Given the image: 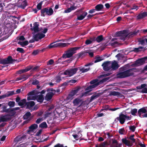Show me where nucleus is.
I'll return each instance as SVG.
<instances>
[{
  "label": "nucleus",
  "instance_id": "nucleus-1",
  "mask_svg": "<svg viewBox=\"0 0 147 147\" xmlns=\"http://www.w3.org/2000/svg\"><path fill=\"white\" fill-rule=\"evenodd\" d=\"M136 68L130 69L117 73L116 75L118 78H122L132 76L134 75V72L136 71Z\"/></svg>",
  "mask_w": 147,
  "mask_h": 147
},
{
  "label": "nucleus",
  "instance_id": "nucleus-2",
  "mask_svg": "<svg viewBox=\"0 0 147 147\" xmlns=\"http://www.w3.org/2000/svg\"><path fill=\"white\" fill-rule=\"evenodd\" d=\"M80 48V47H72L69 48L65 52V53L62 56V57L66 58L71 57L76 52V51Z\"/></svg>",
  "mask_w": 147,
  "mask_h": 147
},
{
  "label": "nucleus",
  "instance_id": "nucleus-3",
  "mask_svg": "<svg viewBox=\"0 0 147 147\" xmlns=\"http://www.w3.org/2000/svg\"><path fill=\"white\" fill-rule=\"evenodd\" d=\"M135 135L134 134L131 135L128 138L131 141L127 140L125 138H123L122 141L123 143L129 147H131L133 145V143L136 142V140L134 138Z\"/></svg>",
  "mask_w": 147,
  "mask_h": 147
},
{
  "label": "nucleus",
  "instance_id": "nucleus-4",
  "mask_svg": "<svg viewBox=\"0 0 147 147\" xmlns=\"http://www.w3.org/2000/svg\"><path fill=\"white\" fill-rule=\"evenodd\" d=\"M90 83L92 85L89 86L86 88V90L88 91L84 93L85 94H87L88 92H90L91 90V89L96 87L100 84V83L98 82V80L97 79L91 81L90 82Z\"/></svg>",
  "mask_w": 147,
  "mask_h": 147
},
{
  "label": "nucleus",
  "instance_id": "nucleus-5",
  "mask_svg": "<svg viewBox=\"0 0 147 147\" xmlns=\"http://www.w3.org/2000/svg\"><path fill=\"white\" fill-rule=\"evenodd\" d=\"M53 11L52 9L50 8L46 7L42 9L41 10L40 15L42 16L45 17V15L51 16L53 14Z\"/></svg>",
  "mask_w": 147,
  "mask_h": 147
},
{
  "label": "nucleus",
  "instance_id": "nucleus-6",
  "mask_svg": "<svg viewBox=\"0 0 147 147\" xmlns=\"http://www.w3.org/2000/svg\"><path fill=\"white\" fill-rule=\"evenodd\" d=\"M78 70V67L67 69L64 72V74L70 77L71 76L75 74Z\"/></svg>",
  "mask_w": 147,
  "mask_h": 147
},
{
  "label": "nucleus",
  "instance_id": "nucleus-7",
  "mask_svg": "<svg viewBox=\"0 0 147 147\" xmlns=\"http://www.w3.org/2000/svg\"><path fill=\"white\" fill-rule=\"evenodd\" d=\"M125 30L117 32H116L115 35L119 37L120 39L124 40L126 39L127 37V34H125Z\"/></svg>",
  "mask_w": 147,
  "mask_h": 147
},
{
  "label": "nucleus",
  "instance_id": "nucleus-8",
  "mask_svg": "<svg viewBox=\"0 0 147 147\" xmlns=\"http://www.w3.org/2000/svg\"><path fill=\"white\" fill-rule=\"evenodd\" d=\"M53 43L50 44L48 46V48L51 49L54 47H64L68 46L69 44L65 43H57L56 44H53Z\"/></svg>",
  "mask_w": 147,
  "mask_h": 147
},
{
  "label": "nucleus",
  "instance_id": "nucleus-9",
  "mask_svg": "<svg viewBox=\"0 0 147 147\" xmlns=\"http://www.w3.org/2000/svg\"><path fill=\"white\" fill-rule=\"evenodd\" d=\"M147 60V56L138 59L135 61L134 65L136 66H139L144 64L145 61Z\"/></svg>",
  "mask_w": 147,
  "mask_h": 147
},
{
  "label": "nucleus",
  "instance_id": "nucleus-10",
  "mask_svg": "<svg viewBox=\"0 0 147 147\" xmlns=\"http://www.w3.org/2000/svg\"><path fill=\"white\" fill-rule=\"evenodd\" d=\"M119 120L121 124H123L125 121V115L121 114L119 115V117H117L115 119V121L116 122H117Z\"/></svg>",
  "mask_w": 147,
  "mask_h": 147
},
{
  "label": "nucleus",
  "instance_id": "nucleus-11",
  "mask_svg": "<svg viewBox=\"0 0 147 147\" xmlns=\"http://www.w3.org/2000/svg\"><path fill=\"white\" fill-rule=\"evenodd\" d=\"M111 63L110 61H106L103 63L102 65L103 67V70L105 71L110 70L111 69V66H109V65Z\"/></svg>",
  "mask_w": 147,
  "mask_h": 147
},
{
  "label": "nucleus",
  "instance_id": "nucleus-12",
  "mask_svg": "<svg viewBox=\"0 0 147 147\" xmlns=\"http://www.w3.org/2000/svg\"><path fill=\"white\" fill-rule=\"evenodd\" d=\"M145 87H147V84H142L140 86L136 87V88L139 90L142 89L141 91V92L143 93H147V88H146Z\"/></svg>",
  "mask_w": 147,
  "mask_h": 147
},
{
  "label": "nucleus",
  "instance_id": "nucleus-13",
  "mask_svg": "<svg viewBox=\"0 0 147 147\" xmlns=\"http://www.w3.org/2000/svg\"><path fill=\"white\" fill-rule=\"evenodd\" d=\"M73 104L74 106L81 107L82 104V100L80 98H77L73 100Z\"/></svg>",
  "mask_w": 147,
  "mask_h": 147
},
{
  "label": "nucleus",
  "instance_id": "nucleus-14",
  "mask_svg": "<svg viewBox=\"0 0 147 147\" xmlns=\"http://www.w3.org/2000/svg\"><path fill=\"white\" fill-rule=\"evenodd\" d=\"M32 68V66H27L26 68L24 69H20L17 71L16 72V74H20L29 71Z\"/></svg>",
  "mask_w": 147,
  "mask_h": 147
},
{
  "label": "nucleus",
  "instance_id": "nucleus-15",
  "mask_svg": "<svg viewBox=\"0 0 147 147\" xmlns=\"http://www.w3.org/2000/svg\"><path fill=\"white\" fill-rule=\"evenodd\" d=\"M45 35L42 33H38L34 36V39L36 41H38L45 36Z\"/></svg>",
  "mask_w": 147,
  "mask_h": 147
},
{
  "label": "nucleus",
  "instance_id": "nucleus-16",
  "mask_svg": "<svg viewBox=\"0 0 147 147\" xmlns=\"http://www.w3.org/2000/svg\"><path fill=\"white\" fill-rule=\"evenodd\" d=\"M147 112V109L144 107L139 109L138 111V114L140 118H142V114H144Z\"/></svg>",
  "mask_w": 147,
  "mask_h": 147
},
{
  "label": "nucleus",
  "instance_id": "nucleus-17",
  "mask_svg": "<svg viewBox=\"0 0 147 147\" xmlns=\"http://www.w3.org/2000/svg\"><path fill=\"white\" fill-rule=\"evenodd\" d=\"M80 89V88H78L74 90H72L68 96L69 99L72 98V97L78 92Z\"/></svg>",
  "mask_w": 147,
  "mask_h": 147
},
{
  "label": "nucleus",
  "instance_id": "nucleus-18",
  "mask_svg": "<svg viewBox=\"0 0 147 147\" xmlns=\"http://www.w3.org/2000/svg\"><path fill=\"white\" fill-rule=\"evenodd\" d=\"M119 66L118 63L115 60L113 61L112 62L111 65V69H112L113 70H115L118 68Z\"/></svg>",
  "mask_w": 147,
  "mask_h": 147
},
{
  "label": "nucleus",
  "instance_id": "nucleus-19",
  "mask_svg": "<svg viewBox=\"0 0 147 147\" xmlns=\"http://www.w3.org/2000/svg\"><path fill=\"white\" fill-rule=\"evenodd\" d=\"M36 100L38 102L40 103H42L44 100V97L42 94L36 95Z\"/></svg>",
  "mask_w": 147,
  "mask_h": 147
},
{
  "label": "nucleus",
  "instance_id": "nucleus-20",
  "mask_svg": "<svg viewBox=\"0 0 147 147\" xmlns=\"http://www.w3.org/2000/svg\"><path fill=\"white\" fill-rule=\"evenodd\" d=\"M34 26L33 28H31L32 30H33L35 32H38L39 31L38 27L39 25L38 22H35L33 24Z\"/></svg>",
  "mask_w": 147,
  "mask_h": 147
},
{
  "label": "nucleus",
  "instance_id": "nucleus-21",
  "mask_svg": "<svg viewBox=\"0 0 147 147\" xmlns=\"http://www.w3.org/2000/svg\"><path fill=\"white\" fill-rule=\"evenodd\" d=\"M109 95L111 96H117L120 97H124V96L120 92L115 91L111 92L110 93Z\"/></svg>",
  "mask_w": 147,
  "mask_h": 147
},
{
  "label": "nucleus",
  "instance_id": "nucleus-22",
  "mask_svg": "<svg viewBox=\"0 0 147 147\" xmlns=\"http://www.w3.org/2000/svg\"><path fill=\"white\" fill-rule=\"evenodd\" d=\"M35 104V102L34 101H30L26 102V108L27 109H30L31 108L33 107Z\"/></svg>",
  "mask_w": 147,
  "mask_h": 147
},
{
  "label": "nucleus",
  "instance_id": "nucleus-23",
  "mask_svg": "<svg viewBox=\"0 0 147 147\" xmlns=\"http://www.w3.org/2000/svg\"><path fill=\"white\" fill-rule=\"evenodd\" d=\"M54 95V93L52 92H50L47 93L46 95L45 99L47 101L51 100Z\"/></svg>",
  "mask_w": 147,
  "mask_h": 147
},
{
  "label": "nucleus",
  "instance_id": "nucleus-24",
  "mask_svg": "<svg viewBox=\"0 0 147 147\" xmlns=\"http://www.w3.org/2000/svg\"><path fill=\"white\" fill-rule=\"evenodd\" d=\"M8 57L6 59H0V64L3 65H5L9 64Z\"/></svg>",
  "mask_w": 147,
  "mask_h": 147
},
{
  "label": "nucleus",
  "instance_id": "nucleus-25",
  "mask_svg": "<svg viewBox=\"0 0 147 147\" xmlns=\"http://www.w3.org/2000/svg\"><path fill=\"white\" fill-rule=\"evenodd\" d=\"M1 120L2 122H7L9 121H10L11 119V118L10 117H6L5 115H3L0 117Z\"/></svg>",
  "mask_w": 147,
  "mask_h": 147
},
{
  "label": "nucleus",
  "instance_id": "nucleus-26",
  "mask_svg": "<svg viewBox=\"0 0 147 147\" xmlns=\"http://www.w3.org/2000/svg\"><path fill=\"white\" fill-rule=\"evenodd\" d=\"M28 5L27 1L26 0H25L22 1L21 4L18 7L24 9Z\"/></svg>",
  "mask_w": 147,
  "mask_h": 147
},
{
  "label": "nucleus",
  "instance_id": "nucleus-27",
  "mask_svg": "<svg viewBox=\"0 0 147 147\" xmlns=\"http://www.w3.org/2000/svg\"><path fill=\"white\" fill-rule=\"evenodd\" d=\"M104 40L103 35H102L98 36L96 38H95V41L98 43Z\"/></svg>",
  "mask_w": 147,
  "mask_h": 147
},
{
  "label": "nucleus",
  "instance_id": "nucleus-28",
  "mask_svg": "<svg viewBox=\"0 0 147 147\" xmlns=\"http://www.w3.org/2000/svg\"><path fill=\"white\" fill-rule=\"evenodd\" d=\"M146 17V16L144 12L142 13H140L137 16V20H140L143 19Z\"/></svg>",
  "mask_w": 147,
  "mask_h": 147
},
{
  "label": "nucleus",
  "instance_id": "nucleus-29",
  "mask_svg": "<svg viewBox=\"0 0 147 147\" xmlns=\"http://www.w3.org/2000/svg\"><path fill=\"white\" fill-rule=\"evenodd\" d=\"M96 10L100 11L103 8V6L102 4H99L96 5L95 7Z\"/></svg>",
  "mask_w": 147,
  "mask_h": 147
},
{
  "label": "nucleus",
  "instance_id": "nucleus-30",
  "mask_svg": "<svg viewBox=\"0 0 147 147\" xmlns=\"http://www.w3.org/2000/svg\"><path fill=\"white\" fill-rule=\"evenodd\" d=\"M100 95L99 93H97L94 94L91 97L90 100V102H91L94 99H95L98 98Z\"/></svg>",
  "mask_w": 147,
  "mask_h": 147
},
{
  "label": "nucleus",
  "instance_id": "nucleus-31",
  "mask_svg": "<svg viewBox=\"0 0 147 147\" xmlns=\"http://www.w3.org/2000/svg\"><path fill=\"white\" fill-rule=\"evenodd\" d=\"M144 48L142 47H139L138 48H134L133 50H132L131 51H134L136 53L140 52Z\"/></svg>",
  "mask_w": 147,
  "mask_h": 147
},
{
  "label": "nucleus",
  "instance_id": "nucleus-32",
  "mask_svg": "<svg viewBox=\"0 0 147 147\" xmlns=\"http://www.w3.org/2000/svg\"><path fill=\"white\" fill-rule=\"evenodd\" d=\"M78 69H79L80 71H81L82 73H85L86 72L90 70V68L89 67L88 68L85 69L84 67H78Z\"/></svg>",
  "mask_w": 147,
  "mask_h": 147
},
{
  "label": "nucleus",
  "instance_id": "nucleus-33",
  "mask_svg": "<svg viewBox=\"0 0 147 147\" xmlns=\"http://www.w3.org/2000/svg\"><path fill=\"white\" fill-rule=\"evenodd\" d=\"M76 7L73 6H71L70 7L68 8L67 9L65 10L64 11V12L65 13H68L70 12L71 11L75 10L76 9Z\"/></svg>",
  "mask_w": 147,
  "mask_h": 147
},
{
  "label": "nucleus",
  "instance_id": "nucleus-34",
  "mask_svg": "<svg viewBox=\"0 0 147 147\" xmlns=\"http://www.w3.org/2000/svg\"><path fill=\"white\" fill-rule=\"evenodd\" d=\"M38 127V125L36 124L32 125L29 127V129L31 131H32L34 129H36Z\"/></svg>",
  "mask_w": 147,
  "mask_h": 147
},
{
  "label": "nucleus",
  "instance_id": "nucleus-35",
  "mask_svg": "<svg viewBox=\"0 0 147 147\" xmlns=\"http://www.w3.org/2000/svg\"><path fill=\"white\" fill-rule=\"evenodd\" d=\"M94 59H95V60L94 61V63H96L97 62H100L103 59H102L101 57H100L98 55L96 56L95 57Z\"/></svg>",
  "mask_w": 147,
  "mask_h": 147
},
{
  "label": "nucleus",
  "instance_id": "nucleus-36",
  "mask_svg": "<svg viewBox=\"0 0 147 147\" xmlns=\"http://www.w3.org/2000/svg\"><path fill=\"white\" fill-rule=\"evenodd\" d=\"M95 41V37L91 38L90 39H87L85 41V44L88 45L92 43V42Z\"/></svg>",
  "mask_w": 147,
  "mask_h": 147
},
{
  "label": "nucleus",
  "instance_id": "nucleus-37",
  "mask_svg": "<svg viewBox=\"0 0 147 147\" xmlns=\"http://www.w3.org/2000/svg\"><path fill=\"white\" fill-rule=\"evenodd\" d=\"M15 94L14 91H8L7 92V93L6 94H5L4 95L5 98L6 97H8L10 96H12Z\"/></svg>",
  "mask_w": 147,
  "mask_h": 147
},
{
  "label": "nucleus",
  "instance_id": "nucleus-38",
  "mask_svg": "<svg viewBox=\"0 0 147 147\" xmlns=\"http://www.w3.org/2000/svg\"><path fill=\"white\" fill-rule=\"evenodd\" d=\"M84 15H80L79 16H77V19L78 20H83L85 17V16L87 15V13H83Z\"/></svg>",
  "mask_w": 147,
  "mask_h": 147
},
{
  "label": "nucleus",
  "instance_id": "nucleus-39",
  "mask_svg": "<svg viewBox=\"0 0 147 147\" xmlns=\"http://www.w3.org/2000/svg\"><path fill=\"white\" fill-rule=\"evenodd\" d=\"M18 43L22 47H24L28 44V42L27 40H26L23 42L19 41Z\"/></svg>",
  "mask_w": 147,
  "mask_h": 147
},
{
  "label": "nucleus",
  "instance_id": "nucleus-40",
  "mask_svg": "<svg viewBox=\"0 0 147 147\" xmlns=\"http://www.w3.org/2000/svg\"><path fill=\"white\" fill-rule=\"evenodd\" d=\"M31 115V114L29 112H27L23 116L24 119H27L29 118Z\"/></svg>",
  "mask_w": 147,
  "mask_h": 147
},
{
  "label": "nucleus",
  "instance_id": "nucleus-41",
  "mask_svg": "<svg viewBox=\"0 0 147 147\" xmlns=\"http://www.w3.org/2000/svg\"><path fill=\"white\" fill-rule=\"evenodd\" d=\"M137 32L136 31H134L132 32L129 33L128 35H127V37L129 38L132 37L137 35Z\"/></svg>",
  "mask_w": 147,
  "mask_h": 147
},
{
  "label": "nucleus",
  "instance_id": "nucleus-42",
  "mask_svg": "<svg viewBox=\"0 0 147 147\" xmlns=\"http://www.w3.org/2000/svg\"><path fill=\"white\" fill-rule=\"evenodd\" d=\"M26 100L25 98L23 99L22 100H20V101L18 103V105L20 106H22L24 105L26 103Z\"/></svg>",
  "mask_w": 147,
  "mask_h": 147
},
{
  "label": "nucleus",
  "instance_id": "nucleus-43",
  "mask_svg": "<svg viewBox=\"0 0 147 147\" xmlns=\"http://www.w3.org/2000/svg\"><path fill=\"white\" fill-rule=\"evenodd\" d=\"M8 59L9 60V63H11L13 62H14L15 61H17L18 62L20 61H17V59H13L12 58V57L11 56H8Z\"/></svg>",
  "mask_w": 147,
  "mask_h": 147
},
{
  "label": "nucleus",
  "instance_id": "nucleus-44",
  "mask_svg": "<svg viewBox=\"0 0 147 147\" xmlns=\"http://www.w3.org/2000/svg\"><path fill=\"white\" fill-rule=\"evenodd\" d=\"M39 127L42 128H47V125L45 122H42L39 125Z\"/></svg>",
  "mask_w": 147,
  "mask_h": 147
},
{
  "label": "nucleus",
  "instance_id": "nucleus-45",
  "mask_svg": "<svg viewBox=\"0 0 147 147\" xmlns=\"http://www.w3.org/2000/svg\"><path fill=\"white\" fill-rule=\"evenodd\" d=\"M36 91L35 90H33L29 92L28 94L27 95L29 96H32L35 95V94H38L37 93H36Z\"/></svg>",
  "mask_w": 147,
  "mask_h": 147
},
{
  "label": "nucleus",
  "instance_id": "nucleus-46",
  "mask_svg": "<svg viewBox=\"0 0 147 147\" xmlns=\"http://www.w3.org/2000/svg\"><path fill=\"white\" fill-rule=\"evenodd\" d=\"M16 112H12L11 113H9L5 115L7 117H9L13 116L16 114Z\"/></svg>",
  "mask_w": 147,
  "mask_h": 147
},
{
  "label": "nucleus",
  "instance_id": "nucleus-47",
  "mask_svg": "<svg viewBox=\"0 0 147 147\" xmlns=\"http://www.w3.org/2000/svg\"><path fill=\"white\" fill-rule=\"evenodd\" d=\"M20 76L22 79H24V80L27 79L29 77L28 75L24 74L20 75Z\"/></svg>",
  "mask_w": 147,
  "mask_h": 147
},
{
  "label": "nucleus",
  "instance_id": "nucleus-48",
  "mask_svg": "<svg viewBox=\"0 0 147 147\" xmlns=\"http://www.w3.org/2000/svg\"><path fill=\"white\" fill-rule=\"evenodd\" d=\"M36 95L34 96H29L27 97V100H35L36 99Z\"/></svg>",
  "mask_w": 147,
  "mask_h": 147
},
{
  "label": "nucleus",
  "instance_id": "nucleus-49",
  "mask_svg": "<svg viewBox=\"0 0 147 147\" xmlns=\"http://www.w3.org/2000/svg\"><path fill=\"white\" fill-rule=\"evenodd\" d=\"M119 132L121 135H124L125 134V131L124 128L120 129L119 130Z\"/></svg>",
  "mask_w": 147,
  "mask_h": 147
},
{
  "label": "nucleus",
  "instance_id": "nucleus-50",
  "mask_svg": "<svg viewBox=\"0 0 147 147\" xmlns=\"http://www.w3.org/2000/svg\"><path fill=\"white\" fill-rule=\"evenodd\" d=\"M85 53V51L81 52L77 54L76 55V57H77L78 59L79 58L82 56Z\"/></svg>",
  "mask_w": 147,
  "mask_h": 147
},
{
  "label": "nucleus",
  "instance_id": "nucleus-51",
  "mask_svg": "<svg viewBox=\"0 0 147 147\" xmlns=\"http://www.w3.org/2000/svg\"><path fill=\"white\" fill-rule=\"evenodd\" d=\"M137 109H134L131 111V113L132 115L134 116L136 115V114L137 112Z\"/></svg>",
  "mask_w": 147,
  "mask_h": 147
},
{
  "label": "nucleus",
  "instance_id": "nucleus-52",
  "mask_svg": "<svg viewBox=\"0 0 147 147\" xmlns=\"http://www.w3.org/2000/svg\"><path fill=\"white\" fill-rule=\"evenodd\" d=\"M8 105L10 107H12L15 106V102L13 101H10L9 102Z\"/></svg>",
  "mask_w": 147,
  "mask_h": 147
},
{
  "label": "nucleus",
  "instance_id": "nucleus-53",
  "mask_svg": "<svg viewBox=\"0 0 147 147\" xmlns=\"http://www.w3.org/2000/svg\"><path fill=\"white\" fill-rule=\"evenodd\" d=\"M62 58H63V57H62V56L61 57L59 58L58 60L56 62V64H58V63H61L62 64H63L64 62H65V61H62Z\"/></svg>",
  "mask_w": 147,
  "mask_h": 147
},
{
  "label": "nucleus",
  "instance_id": "nucleus-54",
  "mask_svg": "<svg viewBox=\"0 0 147 147\" xmlns=\"http://www.w3.org/2000/svg\"><path fill=\"white\" fill-rule=\"evenodd\" d=\"M138 42H139V43L141 45H144L145 42V38L142 39L141 38H139L138 40Z\"/></svg>",
  "mask_w": 147,
  "mask_h": 147
},
{
  "label": "nucleus",
  "instance_id": "nucleus-55",
  "mask_svg": "<svg viewBox=\"0 0 147 147\" xmlns=\"http://www.w3.org/2000/svg\"><path fill=\"white\" fill-rule=\"evenodd\" d=\"M43 1H40L38 3L37 5V8L38 10H41L42 5V4Z\"/></svg>",
  "mask_w": 147,
  "mask_h": 147
},
{
  "label": "nucleus",
  "instance_id": "nucleus-56",
  "mask_svg": "<svg viewBox=\"0 0 147 147\" xmlns=\"http://www.w3.org/2000/svg\"><path fill=\"white\" fill-rule=\"evenodd\" d=\"M110 77H108L103 78L99 82H100V84L103 83H104L106 81L110 79Z\"/></svg>",
  "mask_w": 147,
  "mask_h": 147
},
{
  "label": "nucleus",
  "instance_id": "nucleus-57",
  "mask_svg": "<svg viewBox=\"0 0 147 147\" xmlns=\"http://www.w3.org/2000/svg\"><path fill=\"white\" fill-rule=\"evenodd\" d=\"M112 74V73H111L110 72H108L106 74H102L101 75H100L99 76V78H102L104 77H106L107 76H109L110 74Z\"/></svg>",
  "mask_w": 147,
  "mask_h": 147
},
{
  "label": "nucleus",
  "instance_id": "nucleus-58",
  "mask_svg": "<svg viewBox=\"0 0 147 147\" xmlns=\"http://www.w3.org/2000/svg\"><path fill=\"white\" fill-rule=\"evenodd\" d=\"M40 52V50L39 49H37L34 50L32 52V54L34 56H35L38 54Z\"/></svg>",
  "mask_w": 147,
  "mask_h": 147
},
{
  "label": "nucleus",
  "instance_id": "nucleus-59",
  "mask_svg": "<svg viewBox=\"0 0 147 147\" xmlns=\"http://www.w3.org/2000/svg\"><path fill=\"white\" fill-rule=\"evenodd\" d=\"M136 127L134 125H131L129 127V129L132 132L135 131L136 129Z\"/></svg>",
  "mask_w": 147,
  "mask_h": 147
},
{
  "label": "nucleus",
  "instance_id": "nucleus-60",
  "mask_svg": "<svg viewBox=\"0 0 147 147\" xmlns=\"http://www.w3.org/2000/svg\"><path fill=\"white\" fill-rule=\"evenodd\" d=\"M16 51L22 53H24V51L23 48L19 47H18Z\"/></svg>",
  "mask_w": 147,
  "mask_h": 147
},
{
  "label": "nucleus",
  "instance_id": "nucleus-61",
  "mask_svg": "<svg viewBox=\"0 0 147 147\" xmlns=\"http://www.w3.org/2000/svg\"><path fill=\"white\" fill-rule=\"evenodd\" d=\"M5 29H7V30L9 31L10 30L11 28V24H5Z\"/></svg>",
  "mask_w": 147,
  "mask_h": 147
},
{
  "label": "nucleus",
  "instance_id": "nucleus-62",
  "mask_svg": "<svg viewBox=\"0 0 147 147\" xmlns=\"http://www.w3.org/2000/svg\"><path fill=\"white\" fill-rule=\"evenodd\" d=\"M12 112H16L15 111H13L12 108H11V109L9 108V109H6V111H5V112H6V113H11Z\"/></svg>",
  "mask_w": 147,
  "mask_h": 147
},
{
  "label": "nucleus",
  "instance_id": "nucleus-63",
  "mask_svg": "<svg viewBox=\"0 0 147 147\" xmlns=\"http://www.w3.org/2000/svg\"><path fill=\"white\" fill-rule=\"evenodd\" d=\"M61 80V79L60 76H58L56 77V82L57 83H59Z\"/></svg>",
  "mask_w": 147,
  "mask_h": 147
},
{
  "label": "nucleus",
  "instance_id": "nucleus-64",
  "mask_svg": "<svg viewBox=\"0 0 147 147\" xmlns=\"http://www.w3.org/2000/svg\"><path fill=\"white\" fill-rule=\"evenodd\" d=\"M39 83V82L37 80H34L32 82V84L34 85H38Z\"/></svg>",
  "mask_w": 147,
  "mask_h": 147
}]
</instances>
